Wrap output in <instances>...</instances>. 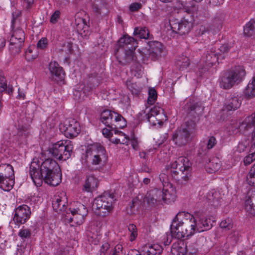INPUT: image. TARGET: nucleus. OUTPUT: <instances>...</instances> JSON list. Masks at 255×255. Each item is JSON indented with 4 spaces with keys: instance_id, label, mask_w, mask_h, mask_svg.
<instances>
[{
    "instance_id": "32",
    "label": "nucleus",
    "mask_w": 255,
    "mask_h": 255,
    "mask_svg": "<svg viewBox=\"0 0 255 255\" xmlns=\"http://www.w3.org/2000/svg\"><path fill=\"white\" fill-rule=\"evenodd\" d=\"M14 184V177L0 178V188L4 191H9Z\"/></svg>"
},
{
    "instance_id": "45",
    "label": "nucleus",
    "mask_w": 255,
    "mask_h": 255,
    "mask_svg": "<svg viewBox=\"0 0 255 255\" xmlns=\"http://www.w3.org/2000/svg\"><path fill=\"white\" fill-rule=\"evenodd\" d=\"M159 112L155 114L157 119V125H162L163 122L167 120V116L162 109L158 107Z\"/></svg>"
},
{
    "instance_id": "11",
    "label": "nucleus",
    "mask_w": 255,
    "mask_h": 255,
    "mask_svg": "<svg viewBox=\"0 0 255 255\" xmlns=\"http://www.w3.org/2000/svg\"><path fill=\"white\" fill-rule=\"evenodd\" d=\"M73 148L71 141L60 140L53 144L49 150L55 158L61 160H66L70 157Z\"/></svg>"
},
{
    "instance_id": "52",
    "label": "nucleus",
    "mask_w": 255,
    "mask_h": 255,
    "mask_svg": "<svg viewBox=\"0 0 255 255\" xmlns=\"http://www.w3.org/2000/svg\"><path fill=\"white\" fill-rule=\"evenodd\" d=\"M48 41L47 38L42 37L37 43L36 47L38 50H45L48 46Z\"/></svg>"
},
{
    "instance_id": "47",
    "label": "nucleus",
    "mask_w": 255,
    "mask_h": 255,
    "mask_svg": "<svg viewBox=\"0 0 255 255\" xmlns=\"http://www.w3.org/2000/svg\"><path fill=\"white\" fill-rule=\"evenodd\" d=\"M221 228L225 230H230L233 227V220L230 218H227L223 220L220 224Z\"/></svg>"
},
{
    "instance_id": "61",
    "label": "nucleus",
    "mask_w": 255,
    "mask_h": 255,
    "mask_svg": "<svg viewBox=\"0 0 255 255\" xmlns=\"http://www.w3.org/2000/svg\"><path fill=\"white\" fill-rule=\"evenodd\" d=\"M141 7V4L138 2H134L131 3L129 7L130 11L134 12L138 10Z\"/></svg>"
},
{
    "instance_id": "40",
    "label": "nucleus",
    "mask_w": 255,
    "mask_h": 255,
    "mask_svg": "<svg viewBox=\"0 0 255 255\" xmlns=\"http://www.w3.org/2000/svg\"><path fill=\"white\" fill-rule=\"evenodd\" d=\"M133 34L138 35L140 38L147 39L149 37V32L145 27H136L134 28Z\"/></svg>"
},
{
    "instance_id": "55",
    "label": "nucleus",
    "mask_w": 255,
    "mask_h": 255,
    "mask_svg": "<svg viewBox=\"0 0 255 255\" xmlns=\"http://www.w3.org/2000/svg\"><path fill=\"white\" fill-rule=\"evenodd\" d=\"M217 141L216 137L214 136L209 137L207 142V149L210 150L214 148L217 144Z\"/></svg>"
},
{
    "instance_id": "30",
    "label": "nucleus",
    "mask_w": 255,
    "mask_h": 255,
    "mask_svg": "<svg viewBox=\"0 0 255 255\" xmlns=\"http://www.w3.org/2000/svg\"><path fill=\"white\" fill-rule=\"evenodd\" d=\"M14 177L13 167L9 164H0V178Z\"/></svg>"
},
{
    "instance_id": "9",
    "label": "nucleus",
    "mask_w": 255,
    "mask_h": 255,
    "mask_svg": "<svg viewBox=\"0 0 255 255\" xmlns=\"http://www.w3.org/2000/svg\"><path fill=\"white\" fill-rule=\"evenodd\" d=\"M17 15L14 17V14L12 13L11 27L12 31L9 39V50L13 54H18L21 51L25 40V33L22 28L16 27V18Z\"/></svg>"
},
{
    "instance_id": "20",
    "label": "nucleus",
    "mask_w": 255,
    "mask_h": 255,
    "mask_svg": "<svg viewBox=\"0 0 255 255\" xmlns=\"http://www.w3.org/2000/svg\"><path fill=\"white\" fill-rule=\"evenodd\" d=\"M86 166L87 168L91 171L97 170L98 169V166L105 163L106 162L107 155L104 154L102 156L99 155H94V156L87 157Z\"/></svg>"
},
{
    "instance_id": "4",
    "label": "nucleus",
    "mask_w": 255,
    "mask_h": 255,
    "mask_svg": "<svg viewBox=\"0 0 255 255\" xmlns=\"http://www.w3.org/2000/svg\"><path fill=\"white\" fill-rule=\"evenodd\" d=\"M175 191L172 186L170 187H163L162 190L154 188L146 193L144 201L150 207L160 204L161 201L164 203L170 204L175 200Z\"/></svg>"
},
{
    "instance_id": "33",
    "label": "nucleus",
    "mask_w": 255,
    "mask_h": 255,
    "mask_svg": "<svg viewBox=\"0 0 255 255\" xmlns=\"http://www.w3.org/2000/svg\"><path fill=\"white\" fill-rule=\"evenodd\" d=\"M158 107L154 106L153 107L149 109L147 113L145 115V119L147 121L153 126L157 125V119L155 114L159 112Z\"/></svg>"
},
{
    "instance_id": "2",
    "label": "nucleus",
    "mask_w": 255,
    "mask_h": 255,
    "mask_svg": "<svg viewBox=\"0 0 255 255\" xmlns=\"http://www.w3.org/2000/svg\"><path fill=\"white\" fill-rule=\"evenodd\" d=\"M197 222L194 215L188 212H179L170 225L172 236L177 239L188 238L197 231Z\"/></svg>"
},
{
    "instance_id": "59",
    "label": "nucleus",
    "mask_w": 255,
    "mask_h": 255,
    "mask_svg": "<svg viewBox=\"0 0 255 255\" xmlns=\"http://www.w3.org/2000/svg\"><path fill=\"white\" fill-rule=\"evenodd\" d=\"M60 14L61 12L60 10H55L50 17V22L53 24L56 23L59 19Z\"/></svg>"
},
{
    "instance_id": "35",
    "label": "nucleus",
    "mask_w": 255,
    "mask_h": 255,
    "mask_svg": "<svg viewBox=\"0 0 255 255\" xmlns=\"http://www.w3.org/2000/svg\"><path fill=\"white\" fill-rule=\"evenodd\" d=\"M245 96L248 99L255 97V77H253L244 92Z\"/></svg>"
},
{
    "instance_id": "13",
    "label": "nucleus",
    "mask_w": 255,
    "mask_h": 255,
    "mask_svg": "<svg viewBox=\"0 0 255 255\" xmlns=\"http://www.w3.org/2000/svg\"><path fill=\"white\" fill-rule=\"evenodd\" d=\"M190 123L189 125V122H187L185 127L178 128L173 133L172 139L176 145L181 146L185 145L189 141L190 135L195 126V123Z\"/></svg>"
},
{
    "instance_id": "28",
    "label": "nucleus",
    "mask_w": 255,
    "mask_h": 255,
    "mask_svg": "<svg viewBox=\"0 0 255 255\" xmlns=\"http://www.w3.org/2000/svg\"><path fill=\"white\" fill-rule=\"evenodd\" d=\"M221 166V162L219 158L214 157L210 159L206 165V170L209 173H215L218 171Z\"/></svg>"
},
{
    "instance_id": "1",
    "label": "nucleus",
    "mask_w": 255,
    "mask_h": 255,
    "mask_svg": "<svg viewBox=\"0 0 255 255\" xmlns=\"http://www.w3.org/2000/svg\"><path fill=\"white\" fill-rule=\"evenodd\" d=\"M29 174L37 187H40L43 181L49 185L56 186L62 180L60 166L55 160L51 158L42 162L34 159L30 165Z\"/></svg>"
},
{
    "instance_id": "63",
    "label": "nucleus",
    "mask_w": 255,
    "mask_h": 255,
    "mask_svg": "<svg viewBox=\"0 0 255 255\" xmlns=\"http://www.w3.org/2000/svg\"><path fill=\"white\" fill-rule=\"evenodd\" d=\"M28 131L26 127H22V128H19L18 130V134L20 136H27L28 134Z\"/></svg>"
},
{
    "instance_id": "17",
    "label": "nucleus",
    "mask_w": 255,
    "mask_h": 255,
    "mask_svg": "<svg viewBox=\"0 0 255 255\" xmlns=\"http://www.w3.org/2000/svg\"><path fill=\"white\" fill-rule=\"evenodd\" d=\"M194 218L197 222V231L202 232L210 229L213 226V224L216 221L215 216H206L199 212H195Z\"/></svg>"
},
{
    "instance_id": "25",
    "label": "nucleus",
    "mask_w": 255,
    "mask_h": 255,
    "mask_svg": "<svg viewBox=\"0 0 255 255\" xmlns=\"http://www.w3.org/2000/svg\"><path fill=\"white\" fill-rule=\"evenodd\" d=\"M67 202L65 198L55 196L52 201V207L56 212H63L68 211L66 207Z\"/></svg>"
},
{
    "instance_id": "6",
    "label": "nucleus",
    "mask_w": 255,
    "mask_h": 255,
    "mask_svg": "<svg viewBox=\"0 0 255 255\" xmlns=\"http://www.w3.org/2000/svg\"><path fill=\"white\" fill-rule=\"evenodd\" d=\"M119 48L115 51L117 59H120V53H124V58L127 63L131 61L134 57V51L137 47V42L132 37L124 35L118 41ZM121 62V60H119Z\"/></svg>"
},
{
    "instance_id": "34",
    "label": "nucleus",
    "mask_w": 255,
    "mask_h": 255,
    "mask_svg": "<svg viewBox=\"0 0 255 255\" xmlns=\"http://www.w3.org/2000/svg\"><path fill=\"white\" fill-rule=\"evenodd\" d=\"M186 107L188 113L193 117L200 114L203 110L202 106L197 103L187 104Z\"/></svg>"
},
{
    "instance_id": "39",
    "label": "nucleus",
    "mask_w": 255,
    "mask_h": 255,
    "mask_svg": "<svg viewBox=\"0 0 255 255\" xmlns=\"http://www.w3.org/2000/svg\"><path fill=\"white\" fill-rule=\"evenodd\" d=\"M128 231L129 241L131 242L134 241L137 238L138 235L137 230L136 226L132 224H129L128 226Z\"/></svg>"
},
{
    "instance_id": "31",
    "label": "nucleus",
    "mask_w": 255,
    "mask_h": 255,
    "mask_svg": "<svg viewBox=\"0 0 255 255\" xmlns=\"http://www.w3.org/2000/svg\"><path fill=\"white\" fill-rule=\"evenodd\" d=\"M162 252V248L160 245L153 244L149 246L147 250L143 255L138 251H135L134 255H160Z\"/></svg>"
},
{
    "instance_id": "62",
    "label": "nucleus",
    "mask_w": 255,
    "mask_h": 255,
    "mask_svg": "<svg viewBox=\"0 0 255 255\" xmlns=\"http://www.w3.org/2000/svg\"><path fill=\"white\" fill-rule=\"evenodd\" d=\"M208 4L210 6L214 7L216 6H219L222 4L224 1V0H208Z\"/></svg>"
},
{
    "instance_id": "7",
    "label": "nucleus",
    "mask_w": 255,
    "mask_h": 255,
    "mask_svg": "<svg viewBox=\"0 0 255 255\" xmlns=\"http://www.w3.org/2000/svg\"><path fill=\"white\" fill-rule=\"evenodd\" d=\"M194 16L189 10H185L180 19H174L170 21V25L172 31L180 35L189 33L193 27Z\"/></svg>"
},
{
    "instance_id": "49",
    "label": "nucleus",
    "mask_w": 255,
    "mask_h": 255,
    "mask_svg": "<svg viewBox=\"0 0 255 255\" xmlns=\"http://www.w3.org/2000/svg\"><path fill=\"white\" fill-rule=\"evenodd\" d=\"M92 8L93 12L98 16L101 15L104 10H107L104 3H100L99 4L94 3Z\"/></svg>"
},
{
    "instance_id": "10",
    "label": "nucleus",
    "mask_w": 255,
    "mask_h": 255,
    "mask_svg": "<svg viewBox=\"0 0 255 255\" xmlns=\"http://www.w3.org/2000/svg\"><path fill=\"white\" fill-rule=\"evenodd\" d=\"M65 220L71 226H76L82 224L88 214L86 206L80 202H74L66 211Z\"/></svg>"
},
{
    "instance_id": "50",
    "label": "nucleus",
    "mask_w": 255,
    "mask_h": 255,
    "mask_svg": "<svg viewBox=\"0 0 255 255\" xmlns=\"http://www.w3.org/2000/svg\"><path fill=\"white\" fill-rule=\"evenodd\" d=\"M159 178L163 187H170L172 184L169 182L168 175L164 173H161L159 175Z\"/></svg>"
},
{
    "instance_id": "60",
    "label": "nucleus",
    "mask_w": 255,
    "mask_h": 255,
    "mask_svg": "<svg viewBox=\"0 0 255 255\" xmlns=\"http://www.w3.org/2000/svg\"><path fill=\"white\" fill-rule=\"evenodd\" d=\"M0 72V91L3 92L6 87L7 82L5 78L1 75Z\"/></svg>"
},
{
    "instance_id": "15",
    "label": "nucleus",
    "mask_w": 255,
    "mask_h": 255,
    "mask_svg": "<svg viewBox=\"0 0 255 255\" xmlns=\"http://www.w3.org/2000/svg\"><path fill=\"white\" fill-rule=\"evenodd\" d=\"M31 214L30 208L27 205H19L14 209L13 221L19 227L27 222L30 218Z\"/></svg>"
},
{
    "instance_id": "8",
    "label": "nucleus",
    "mask_w": 255,
    "mask_h": 255,
    "mask_svg": "<svg viewBox=\"0 0 255 255\" xmlns=\"http://www.w3.org/2000/svg\"><path fill=\"white\" fill-rule=\"evenodd\" d=\"M114 198L113 193L108 192H104L96 198L93 205L96 213L99 216L105 217L111 213L113 209Z\"/></svg>"
},
{
    "instance_id": "23",
    "label": "nucleus",
    "mask_w": 255,
    "mask_h": 255,
    "mask_svg": "<svg viewBox=\"0 0 255 255\" xmlns=\"http://www.w3.org/2000/svg\"><path fill=\"white\" fill-rule=\"evenodd\" d=\"M98 186V180L93 175H87L82 186V190L87 192H92Z\"/></svg>"
},
{
    "instance_id": "18",
    "label": "nucleus",
    "mask_w": 255,
    "mask_h": 255,
    "mask_svg": "<svg viewBox=\"0 0 255 255\" xmlns=\"http://www.w3.org/2000/svg\"><path fill=\"white\" fill-rule=\"evenodd\" d=\"M244 209L248 216H255V190L248 192L245 199Z\"/></svg>"
},
{
    "instance_id": "14",
    "label": "nucleus",
    "mask_w": 255,
    "mask_h": 255,
    "mask_svg": "<svg viewBox=\"0 0 255 255\" xmlns=\"http://www.w3.org/2000/svg\"><path fill=\"white\" fill-rule=\"evenodd\" d=\"M220 59L218 56L215 47H212L207 50L201 58L200 64L199 66L200 75L208 71L210 68L215 65Z\"/></svg>"
},
{
    "instance_id": "41",
    "label": "nucleus",
    "mask_w": 255,
    "mask_h": 255,
    "mask_svg": "<svg viewBox=\"0 0 255 255\" xmlns=\"http://www.w3.org/2000/svg\"><path fill=\"white\" fill-rule=\"evenodd\" d=\"M38 56V52L34 48L29 47L25 52V58L26 61H31Z\"/></svg>"
},
{
    "instance_id": "24",
    "label": "nucleus",
    "mask_w": 255,
    "mask_h": 255,
    "mask_svg": "<svg viewBox=\"0 0 255 255\" xmlns=\"http://www.w3.org/2000/svg\"><path fill=\"white\" fill-rule=\"evenodd\" d=\"M150 56L152 60H155L161 57L164 52V46L158 41H153L150 43Z\"/></svg>"
},
{
    "instance_id": "37",
    "label": "nucleus",
    "mask_w": 255,
    "mask_h": 255,
    "mask_svg": "<svg viewBox=\"0 0 255 255\" xmlns=\"http://www.w3.org/2000/svg\"><path fill=\"white\" fill-rule=\"evenodd\" d=\"M244 33L247 36H251L255 33V20H251L244 27Z\"/></svg>"
},
{
    "instance_id": "43",
    "label": "nucleus",
    "mask_w": 255,
    "mask_h": 255,
    "mask_svg": "<svg viewBox=\"0 0 255 255\" xmlns=\"http://www.w3.org/2000/svg\"><path fill=\"white\" fill-rule=\"evenodd\" d=\"M106 127V128L102 129V133L103 135L107 138H111L113 133H115V130L120 128L119 127L112 125Z\"/></svg>"
},
{
    "instance_id": "27",
    "label": "nucleus",
    "mask_w": 255,
    "mask_h": 255,
    "mask_svg": "<svg viewBox=\"0 0 255 255\" xmlns=\"http://www.w3.org/2000/svg\"><path fill=\"white\" fill-rule=\"evenodd\" d=\"M76 28L77 32L82 35L87 34L89 27V21L85 18H77L75 19Z\"/></svg>"
},
{
    "instance_id": "46",
    "label": "nucleus",
    "mask_w": 255,
    "mask_h": 255,
    "mask_svg": "<svg viewBox=\"0 0 255 255\" xmlns=\"http://www.w3.org/2000/svg\"><path fill=\"white\" fill-rule=\"evenodd\" d=\"M157 97V92L154 88H150L148 90V97L147 103L149 105H153L156 102Z\"/></svg>"
},
{
    "instance_id": "64",
    "label": "nucleus",
    "mask_w": 255,
    "mask_h": 255,
    "mask_svg": "<svg viewBox=\"0 0 255 255\" xmlns=\"http://www.w3.org/2000/svg\"><path fill=\"white\" fill-rule=\"evenodd\" d=\"M98 83H99L97 81H96V83L95 84H94L93 85L90 84L89 87L87 86H84V87L82 89L84 93H86L87 92L90 91L96 86H97Z\"/></svg>"
},
{
    "instance_id": "26",
    "label": "nucleus",
    "mask_w": 255,
    "mask_h": 255,
    "mask_svg": "<svg viewBox=\"0 0 255 255\" xmlns=\"http://www.w3.org/2000/svg\"><path fill=\"white\" fill-rule=\"evenodd\" d=\"M187 252V246L182 241L174 243L171 249L172 255H185Z\"/></svg>"
},
{
    "instance_id": "19",
    "label": "nucleus",
    "mask_w": 255,
    "mask_h": 255,
    "mask_svg": "<svg viewBox=\"0 0 255 255\" xmlns=\"http://www.w3.org/2000/svg\"><path fill=\"white\" fill-rule=\"evenodd\" d=\"M51 78L57 82L62 81L64 78L63 69L56 61H51L48 65Z\"/></svg>"
},
{
    "instance_id": "42",
    "label": "nucleus",
    "mask_w": 255,
    "mask_h": 255,
    "mask_svg": "<svg viewBox=\"0 0 255 255\" xmlns=\"http://www.w3.org/2000/svg\"><path fill=\"white\" fill-rule=\"evenodd\" d=\"M246 181L250 186H255V163L248 173Z\"/></svg>"
},
{
    "instance_id": "36",
    "label": "nucleus",
    "mask_w": 255,
    "mask_h": 255,
    "mask_svg": "<svg viewBox=\"0 0 255 255\" xmlns=\"http://www.w3.org/2000/svg\"><path fill=\"white\" fill-rule=\"evenodd\" d=\"M189 59L185 55H182L177 59L176 66L180 70H185L189 67Z\"/></svg>"
},
{
    "instance_id": "16",
    "label": "nucleus",
    "mask_w": 255,
    "mask_h": 255,
    "mask_svg": "<svg viewBox=\"0 0 255 255\" xmlns=\"http://www.w3.org/2000/svg\"><path fill=\"white\" fill-rule=\"evenodd\" d=\"M67 137L72 138L77 136L81 131L80 124L74 119H67L60 128Z\"/></svg>"
},
{
    "instance_id": "22",
    "label": "nucleus",
    "mask_w": 255,
    "mask_h": 255,
    "mask_svg": "<svg viewBox=\"0 0 255 255\" xmlns=\"http://www.w3.org/2000/svg\"><path fill=\"white\" fill-rule=\"evenodd\" d=\"M104 154H107L105 148L100 144L96 143L88 146L86 150L85 157L94 156L95 155L102 156Z\"/></svg>"
},
{
    "instance_id": "29",
    "label": "nucleus",
    "mask_w": 255,
    "mask_h": 255,
    "mask_svg": "<svg viewBox=\"0 0 255 255\" xmlns=\"http://www.w3.org/2000/svg\"><path fill=\"white\" fill-rule=\"evenodd\" d=\"M241 102L238 97L232 96L226 102L225 109L228 111H235L240 108Z\"/></svg>"
},
{
    "instance_id": "58",
    "label": "nucleus",
    "mask_w": 255,
    "mask_h": 255,
    "mask_svg": "<svg viewBox=\"0 0 255 255\" xmlns=\"http://www.w3.org/2000/svg\"><path fill=\"white\" fill-rule=\"evenodd\" d=\"M110 248V244L108 242H105L102 245L99 251V253H98L97 255H105L108 250H109Z\"/></svg>"
},
{
    "instance_id": "3",
    "label": "nucleus",
    "mask_w": 255,
    "mask_h": 255,
    "mask_svg": "<svg viewBox=\"0 0 255 255\" xmlns=\"http://www.w3.org/2000/svg\"><path fill=\"white\" fill-rule=\"evenodd\" d=\"M168 170L175 180L183 184V182H187L190 176L191 163L188 157L180 156L171 162Z\"/></svg>"
},
{
    "instance_id": "51",
    "label": "nucleus",
    "mask_w": 255,
    "mask_h": 255,
    "mask_svg": "<svg viewBox=\"0 0 255 255\" xmlns=\"http://www.w3.org/2000/svg\"><path fill=\"white\" fill-rule=\"evenodd\" d=\"M249 150V142L247 141L239 142L236 147V151L239 153L247 152Z\"/></svg>"
},
{
    "instance_id": "53",
    "label": "nucleus",
    "mask_w": 255,
    "mask_h": 255,
    "mask_svg": "<svg viewBox=\"0 0 255 255\" xmlns=\"http://www.w3.org/2000/svg\"><path fill=\"white\" fill-rule=\"evenodd\" d=\"M247 128H250L255 125V112L251 115L247 117L244 122Z\"/></svg>"
},
{
    "instance_id": "56",
    "label": "nucleus",
    "mask_w": 255,
    "mask_h": 255,
    "mask_svg": "<svg viewBox=\"0 0 255 255\" xmlns=\"http://www.w3.org/2000/svg\"><path fill=\"white\" fill-rule=\"evenodd\" d=\"M254 160H255V151L251 154H249L244 158V165L246 166L249 165Z\"/></svg>"
},
{
    "instance_id": "21",
    "label": "nucleus",
    "mask_w": 255,
    "mask_h": 255,
    "mask_svg": "<svg viewBox=\"0 0 255 255\" xmlns=\"http://www.w3.org/2000/svg\"><path fill=\"white\" fill-rule=\"evenodd\" d=\"M206 199L211 206L218 208L221 205L222 196L220 191L212 189L208 192Z\"/></svg>"
},
{
    "instance_id": "38",
    "label": "nucleus",
    "mask_w": 255,
    "mask_h": 255,
    "mask_svg": "<svg viewBox=\"0 0 255 255\" xmlns=\"http://www.w3.org/2000/svg\"><path fill=\"white\" fill-rule=\"evenodd\" d=\"M115 134H118L119 136H123V139L121 140V138H119V137L113 138L110 139V141L116 144L120 143V144H128V142L129 140V138L128 136L126 135L125 133L121 131L116 130H115Z\"/></svg>"
},
{
    "instance_id": "44",
    "label": "nucleus",
    "mask_w": 255,
    "mask_h": 255,
    "mask_svg": "<svg viewBox=\"0 0 255 255\" xmlns=\"http://www.w3.org/2000/svg\"><path fill=\"white\" fill-rule=\"evenodd\" d=\"M126 84L132 94L137 95L140 93V88L136 83H133L130 80H128L127 81Z\"/></svg>"
},
{
    "instance_id": "57",
    "label": "nucleus",
    "mask_w": 255,
    "mask_h": 255,
    "mask_svg": "<svg viewBox=\"0 0 255 255\" xmlns=\"http://www.w3.org/2000/svg\"><path fill=\"white\" fill-rule=\"evenodd\" d=\"M125 253L123 245L119 244L115 246L113 255H125Z\"/></svg>"
},
{
    "instance_id": "5",
    "label": "nucleus",
    "mask_w": 255,
    "mask_h": 255,
    "mask_svg": "<svg viewBox=\"0 0 255 255\" xmlns=\"http://www.w3.org/2000/svg\"><path fill=\"white\" fill-rule=\"evenodd\" d=\"M246 71L244 67L236 66L225 72L220 79V86L224 89H230L243 80Z\"/></svg>"
},
{
    "instance_id": "48",
    "label": "nucleus",
    "mask_w": 255,
    "mask_h": 255,
    "mask_svg": "<svg viewBox=\"0 0 255 255\" xmlns=\"http://www.w3.org/2000/svg\"><path fill=\"white\" fill-rule=\"evenodd\" d=\"M230 48L227 44H223L218 49L217 54L220 59H224L227 55Z\"/></svg>"
},
{
    "instance_id": "54",
    "label": "nucleus",
    "mask_w": 255,
    "mask_h": 255,
    "mask_svg": "<svg viewBox=\"0 0 255 255\" xmlns=\"http://www.w3.org/2000/svg\"><path fill=\"white\" fill-rule=\"evenodd\" d=\"M31 231L28 229H20L18 232V236L22 239H25L30 237Z\"/></svg>"
},
{
    "instance_id": "12",
    "label": "nucleus",
    "mask_w": 255,
    "mask_h": 255,
    "mask_svg": "<svg viewBox=\"0 0 255 255\" xmlns=\"http://www.w3.org/2000/svg\"><path fill=\"white\" fill-rule=\"evenodd\" d=\"M100 120L105 126L112 125L123 128L127 126V121L122 115L110 110L102 111Z\"/></svg>"
}]
</instances>
